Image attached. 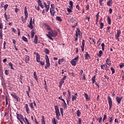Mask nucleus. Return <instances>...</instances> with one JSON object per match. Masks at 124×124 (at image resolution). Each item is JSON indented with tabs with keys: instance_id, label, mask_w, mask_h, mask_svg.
<instances>
[{
	"instance_id": "nucleus-1",
	"label": "nucleus",
	"mask_w": 124,
	"mask_h": 124,
	"mask_svg": "<svg viewBox=\"0 0 124 124\" xmlns=\"http://www.w3.org/2000/svg\"><path fill=\"white\" fill-rule=\"evenodd\" d=\"M54 109L55 110V114L56 115V118L57 120H60L61 112H60V109H59V107L58 106H55Z\"/></svg>"
},
{
	"instance_id": "nucleus-2",
	"label": "nucleus",
	"mask_w": 124,
	"mask_h": 124,
	"mask_svg": "<svg viewBox=\"0 0 124 124\" xmlns=\"http://www.w3.org/2000/svg\"><path fill=\"white\" fill-rule=\"evenodd\" d=\"M108 101L109 105V110L111 111V109H112V107L113 106V102L112 101V99L111 98V96L110 95H108L107 96Z\"/></svg>"
},
{
	"instance_id": "nucleus-3",
	"label": "nucleus",
	"mask_w": 124,
	"mask_h": 124,
	"mask_svg": "<svg viewBox=\"0 0 124 124\" xmlns=\"http://www.w3.org/2000/svg\"><path fill=\"white\" fill-rule=\"evenodd\" d=\"M46 64L45 66V69H47L48 67H50V60H49V57L48 55H46Z\"/></svg>"
},
{
	"instance_id": "nucleus-4",
	"label": "nucleus",
	"mask_w": 124,
	"mask_h": 124,
	"mask_svg": "<svg viewBox=\"0 0 124 124\" xmlns=\"http://www.w3.org/2000/svg\"><path fill=\"white\" fill-rule=\"evenodd\" d=\"M79 59V56H77L74 59L72 60L71 61V63L74 66H76V64H77V62H78V60Z\"/></svg>"
},
{
	"instance_id": "nucleus-5",
	"label": "nucleus",
	"mask_w": 124,
	"mask_h": 124,
	"mask_svg": "<svg viewBox=\"0 0 124 124\" xmlns=\"http://www.w3.org/2000/svg\"><path fill=\"white\" fill-rule=\"evenodd\" d=\"M16 118L18 121H23L24 123H26L25 119H24V116L21 114L16 113Z\"/></svg>"
},
{
	"instance_id": "nucleus-6",
	"label": "nucleus",
	"mask_w": 124,
	"mask_h": 124,
	"mask_svg": "<svg viewBox=\"0 0 124 124\" xmlns=\"http://www.w3.org/2000/svg\"><path fill=\"white\" fill-rule=\"evenodd\" d=\"M50 13L51 16H52L51 20L52 22H54V16H55V14H56L55 9H50Z\"/></svg>"
},
{
	"instance_id": "nucleus-7",
	"label": "nucleus",
	"mask_w": 124,
	"mask_h": 124,
	"mask_svg": "<svg viewBox=\"0 0 124 124\" xmlns=\"http://www.w3.org/2000/svg\"><path fill=\"white\" fill-rule=\"evenodd\" d=\"M24 14L25 16V21H27L29 17V13H28V8H27V7H25L24 8Z\"/></svg>"
},
{
	"instance_id": "nucleus-8",
	"label": "nucleus",
	"mask_w": 124,
	"mask_h": 124,
	"mask_svg": "<svg viewBox=\"0 0 124 124\" xmlns=\"http://www.w3.org/2000/svg\"><path fill=\"white\" fill-rule=\"evenodd\" d=\"M32 24H33L32 23V18L31 17L29 25H27V27H28L30 30H32V29H33V26L32 25Z\"/></svg>"
},
{
	"instance_id": "nucleus-9",
	"label": "nucleus",
	"mask_w": 124,
	"mask_h": 124,
	"mask_svg": "<svg viewBox=\"0 0 124 124\" xmlns=\"http://www.w3.org/2000/svg\"><path fill=\"white\" fill-rule=\"evenodd\" d=\"M11 95L12 96V97H13L14 98H15L17 102H19V101H20V98H19V97L17 96L16 93H12L11 94Z\"/></svg>"
},
{
	"instance_id": "nucleus-10",
	"label": "nucleus",
	"mask_w": 124,
	"mask_h": 124,
	"mask_svg": "<svg viewBox=\"0 0 124 124\" xmlns=\"http://www.w3.org/2000/svg\"><path fill=\"white\" fill-rule=\"evenodd\" d=\"M58 35V32L56 31L51 30V36L52 37H56Z\"/></svg>"
},
{
	"instance_id": "nucleus-11",
	"label": "nucleus",
	"mask_w": 124,
	"mask_h": 124,
	"mask_svg": "<svg viewBox=\"0 0 124 124\" xmlns=\"http://www.w3.org/2000/svg\"><path fill=\"white\" fill-rule=\"evenodd\" d=\"M37 2L38 5L40 6V7H41V8H42V9L44 8V6L43 5L42 1H41V0H37Z\"/></svg>"
},
{
	"instance_id": "nucleus-12",
	"label": "nucleus",
	"mask_w": 124,
	"mask_h": 124,
	"mask_svg": "<svg viewBox=\"0 0 124 124\" xmlns=\"http://www.w3.org/2000/svg\"><path fill=\"white\" fill-rule=\"evenodd\" d=\"M44 4L46 8V12H48V11H49V9H50V5H47V4L45 2H44Z\"/></svg>"
},
{
	"instance_id": "nucleus-13",
	"label": "nucleus",
	"mask_w": 124,
	"mask_h": 124,
	"mask_svg": "<svg viewBox=\"0 0 124 124\" xmlns=\"http://www.w3.org/2000/svg\"><path fill=\"white\" fill-rule=\"evenodd\" d=\"M116 101H117V102H118V104H120V103H121V102H122V99H123V97H119V96H116Z\"/></svg>"
},
{
	"instance_id": "nucleus-14",
	"label": "nucleus",
	"mask_w": 124,
	"mask_h": 124,
	"mask_svg": "<svg viewBox=\"0 0 124 124\" xmlns=\"http://www.w3.org/2000/svg\"><path fill=\"white\" fill-rule=\"evenodd\" d=\"M80 47L82 52H84L85 50V40H82V46Z\"/></svg>"
},
{
	"instance_id": "nucleus-15",
	"label": "nucleus",
	"mask_w": 124,
	"mask_h": 124,
	"mask_svg": "<svg viewBox=\"0 0 124 124\" xmlns=\"http://www.w3.org/2000/svg\"><path fill=\"white\" fill-rule=\"evenodd\" d=\"M111 58L109 57V58H108V59H107V60L106 61V62L107 63V64L108 65H109V66H110V65H111Z\"/></svg>"
},
{
	"instance_id": "nucleus-16",
	"label": "nucleus",
	"mask_w": 124,
	"mask_h": 124,
	"mask_svg": "<svg viewBox=\"0 0 124 124\" xmlns=\"http://www.w3.org/2000/svg\"><path fill=\"white\" fill-rule=\"evenodd\" d=\"M84 57L85 58V60H89V59H91V56L89 54L88 52H86V54L84 55Z\"/></svg>"
},
{
	"instance_id": "nucleus-17",
	"label": "nucleus",
	"mask_w": 124,
	"mask_h": 124,
	"mask_svg": "<svg viewBox=\"0 0 124 124\" xmlns=\"http://www.w3.org/2000/svg\"><path fill=\"white\" fill-rule=\"evenodd\" d=\"M25 109L27 114L30 113V108L29 107V105L28 104H25Z\"/></svg>"
},
{
	"instance_id": "nucleus-18",
	"label": "nucleus",
	"mask_w": 124,
	"mask_h": 124,
	"mask_svg": "<svg viewBox=\"0 0 124 124\" xmlns=\"http://www.w3.org/2000/svg\"><path fill=\"white\" fill-rule=\"evenodd\" d=\"M36 62H40V55L38 53H36Z\"/></svg>"
},
{
	"instance_id": "nucleus-19",
	"label": "nucleus",
	"mask_w": 124,
	"mask_h": 124,
	"mask_svg": "<svg viewBox=\"0 0 124 124\" xmlns=\"http://www.w3.org/2000/svg\"><path fill=\"white\" fill-rule=\"evenodd\" d=\"M76 33H77L80 36H82V32L80 31V29L79 28H77V31H76Z\"/></svg>"
},
{
	"instance_id": "nucleus-20",
	"label": "nucleus",
	"mask_w": 124,
	"mask_h": 124,
	"mask_svg": "<svg viewBox=\"0 0 124 124\" xmlns=\"http://www.w3.org/2000/svg\"><path fill=\"white\" fill-rule=\"evenodd\" d=\"M89 95H88V94L87 93H84V97L85 99H86L87 101H89L91 100V98L90 97L88 98Z\"/></svg>"
},
{
	"instance_id": "nucleus-21",
	"label": "nucleus",
	"mask_w": 124,
	"mask_h": 124,
	"mask_svg": "<svg viewBox=\"0 0 124 124\" xmlns=\"http://www.w3.org/2000/svg\"><path fill=\"white\" fill-rule=\"evenodd\" d=\"M34 43L35 44H37V43H38V37H37V35H35L34 37Z\"/></svg>"
},
{
	"instance_id": "nucleus-22",
	"label": "nucleus",
	"mask_w": 124,
	"mask_h": 124,
	"mask_svg": "<svg viewBox=\"0 0 124 124\" xmlns=\"http://www.w3.org/2000/svg\"><path fill=\"white\" fill-rule=\"evenodd\" d=\"M96 76L94 75L92 78V83L93 84H95L96 83V80H95Z\"/></svg>"
},
{
	"instance_id": "nucleus-23",
	"label": "nucleus",
	"mask_w": 124,
	"mask_h": 124,
	"mask_svg": "<svg viewBox=\"0 0 124 124\" xmlns=\"http://www.w3.org/2000/svg\"><path fill=\"white\" fill-rule=\"evenodd\" d=\"M112 4H113V0H109L107 2V5L112 6Z\"/></svg>"
},
{
	"instance_id": "nucleus-24",
	"label": "nucleus",
	"mask_w": 124,
	"mask_h": 124,
	"mask_svg": "<svg viewBox=\"0 0 124 124\" xmlns=\"http://www.w3.org/2000/svg\"><path fill=\"white\" fill-rule=\"evenodd\" d=\"M25 61L26 63H29V62H30V56H27L25 58Z\"/></svg>"
},
{
	"instance_id": "nucleus-25",
	"label": "nucleus",
	"mask_w": 124,
	"mask_h": 124,
	"mask_svg": "<svg viewBox=\"0 0 124 124\" xmlns=\"http://www.w3.org/2000/svg\"><path fill=\"white\" fill-rule=\"evenodd\" d=\"M33 76H34V78L36 80L37 82H38V78H37V75H36V72H34L33 73Z\"/></svg>"
},
{
	"instance_id": "nucleus-26",
	"label": "nucleus",
	"mask_w": 124,
	"mask_h": 124,
	"mask_svg": "<svg viewBox=\"0 0 124 124\" xmlns=\"http://www.w3.org/2000/svg\"><path fill=\"white\" fill-rule=\"evenodd\" d=\"M42 119L41 120L42 124H46V123H45V117L44 116V115H43L42 116Z\"/></svg>"
},
{
	"instance_id": "nucleus-27",
	"label": "nucleus",
	"mask_w": 124,
	"mask_h": 124,
	"mask_svg": "<svg viewBox=\"0 0 124 124\" xmlns=\"http://www.w3.org/2000/svg\"><path fill=\"white\" fill-rule=\"evenodd\" d=\"M107 22L108 24V25H111V18H110V16H107Z\"/></svg>"
},
{
	"instance_id": "nucleus-28",
	"label": "nucleus",
	"mask_w": 124,
	"mask_h": 124,
	"mask_svg": "<svg viewBox=\"0 0 124 124\" xmlns=\"http://www.w3.org/2000/svg\"><path fill=\"white\" fill-rule=\"evenodd\" d=\"M103 54V52L102 51V50H100L99 51V53H97V56H98V57L100 58L102 56Z\"/></svg>"
},
{
	"instance_id": "nucleus-29",
	"label": "nucleus",
	"mask_w": 124,
	"mask_h": 124,
	"mask_svg": "<svg viewBox=\"0 0 124 124\" xmlns=\"http://www.w3.org/2000/svg\"><path fill=\"white\" fill-rule=\"evenodd\" d=\"M34 34H35V31H34V30H32L31 31V38H33V37H34Z\"/></svg>"
},
{
	"instance_id": "nucleus-30",
	"label": "nucleus",
	"mask_w": 124,
	"mask_h": 124,
	"mask_svg": "<svg viewBox=\"0 0 124 124\" xmlns=\"http://www.w3.org/2000/svg\"><path fill=\"white\" fill-rule=\"evenodd\" d=\"M44 26H45V27H46V29L47 30V31H52L51 27H49V25H48L47 24L45 23L44 24Z\"/></svg>"
},
{
	"instance_id": "nucleus-31",
	"label": "nucleus",
	"mask_w": 124,
	"mask_h": 124,
	"mask_svg": "<svg viewBox=\"0 0 124 124\" xmlns=\"http://www.w3.org/2000/svg\"><path fill=\"white\" fill-rule=\"evenodd\" d=\"M4 16L5 17L6 21H8V20L9 19V16H8L6 14V13H5L4 14Z\"/></svg>"
},
{
	"instance_id": "nucleus-32",
	"label": "nucleus",
	"mask_w": 124,
	"mask_h": 124,
	"mask_svg": "<svg viewBox=\"0 0 124 124\" xmlns=\"http://www.w3.org/2000/svg\"><path fill=\"white\" fill-rule=\"evenodd\" d=\"M29 106L31 108V109H32L33 110H35L34 107H33V103H29Z\"/></svg>"
},
{
	"instance_id": "nucleus-33",
	"label": "nucleus",
	"mask_w": 124,
	"mask_h": 124,
	"mask_svg": "<svg viewBox=\"0 0 124 124\" xmlns=\"http://www.w3.org/2000/svg\"><path fill=\"white\" fill-rule=\"evenodd\" d=\"M64 83V80H63V79H61L60 83H59V87L61 88V87H62V84Z\"/></svg>"
},
{
	"instance_id": "nucleus-34",
	"label": "nucleus",
	"mask_w": 124,
	"mask_h": 124,
	"mask_svg": "<svg viewBox=\"0 0 124 124\" xmlns=\"http://www.w3.org/2000/svg\"><path fill=\"white\" fill-rule=\"evenodd\" d=\"M100 24V29L102 30V29H103V26H104V23L101 22V21H99Z\"/></svg>"
},
{
	"instance_id": "nucleus-35",
	"label": "nucleus",
	"mask_w": 124,
	"mask_h": 124,
	"mask_svg": "<svg viewBox=\"0 0 124 124\" xmlns=\"http://www.w3.org/2000/svg\"><path fill=\"white\" fill-rule=\"evenodd\" d=\"M56 19L57 20V21H58L59 22L62 21V18H61V17H60V16H57L56 17Z\"/></svg>"
},
{
	"instance_id": "nucleus-36",
	"label": "nucleus",
	"mask_w": 124,
	"mask_h": 124,
	"mask_svg": "<svg viewBox=\"0 0 124 124\" xmlns=\"http://www.w3.org/2000/svg\"><path fill=\"white\" fill-rule=\"evenodd\" d=\"M63 102L64 103V105H63L64 109H67V104L65 102V101L64 100V101H63Z\"/></svg>"
},
{
	"instance_id": "nucleus-37",
	"label": "nucleus",
	"mask_w": 124,
	"mask_h": 124,
	"mask_svg": "<svg viewBox=\"0 0 124 124\" xmlns=\"http://www.w3.org/2000/svg\"><path fill=\"white\" fill-rule=\"evenodd\" d=\"M103 66H104L105 67V68H108V66L107 65V64H104V65H101V69H104V68L103 67Z\"/></svg>"
},
{
	"instance_id": "nucleus-38",
	"label": "nucleus",
	"mask_w": 124,
	"mask_h": 124,
	"mask_svg": "<svg viewBox=\"0 0 124 124\" xmlns=\"http://www.w3.org/2000/svg\"><path fill=\"white\" fill-rule=\"evenodd\" d=\"M76 21V19H75L74 17H71L70 18V22L71 23H74Z\"/></svg>"
},
{
	"instance_id": "nucleus-39",
	"label": "nucleus",
	"mask_w": 124,
	"mask_h": 124,
	"mask_svg": "<svg viewBox=\"0 0 124 124\" xmlns=\"http://www.w3.org/2000/svg\"><path fill=\"white\" fill-rule=\"evenodd\" d=\"M60 112L62 117H63V108H60Z\"/></svg>"
},
{
	"instance_id": "nucleus-40",
	"label": "nucleus",
	"mask_w": 124,
	"mask_h": 124,
	"mask_svg": "<svg viewBox=\"0 0 124 124\" xmlns=\"http://www.w3.org/2000/svg\"><path fill=\"white\" fill-rule=\"evenodd\" d=\"M45 82V89L46 90L48 91V87H47V83H46V80H44Z\"/></svg>"
},
{
	"instance_id": "nucleus-41",
	"label": "nucleus",
	"mask_w": 124,
	"mask_h": 124,
	"mask_svg": "<svg viewBox=\"0 0 124 124\" xmlns=\"http://www.w3.org/2000/svg\"><path fill=\"white\" fill-rule=\"evenodd\" d=\"M77 114L78 117H80V116H81V111H80V110H78Z\"/></svg>"
},
{
	"instance_id": "nucleus-42",
	"label": "nucleus",
	"mask_w": 124,
	"mask_h": 124,
	"mask_svg": "<svg viewBox=\"0 0 124 124\" xmlns=\"http://www.w3.org/2000/svg\"><path fill=\"white\" fill-rule=\"evenodd\" d=\"M69 3L71 7L72 8H73V2L72 1V0H70Z\"/></svg>"
},
{
	"instance_id": "nucleus-43",
	"label": "nucleus",
	"mask_w": 124,
	"mask_h": 124,
	"mask_svg": "<svg viewBox=\"0 0 124 124\" xmlns=\"http://www.w3.org/2000/svg\"><path fill=\"white\" fill-rule=\"evenodd\" d=\"M19 81L21 83V84H23V76L20 75L19 78Z\"/></svg>"
},
{
	"instance_id": "nucleus-44",
	"label": "nucleus",
	"mask_w": 124,
	"mask_h": 124,
	"mask_svg": "<svg viewBox=\"0 0 124 124\" xmlns=\"http://www.w3.org/2000/svg\"><path fill=\"white\" fill-rule=\"evenodd\" d=\"M46 36L48 37V38H49V39H50L51 40H54V39H53V38H52V37L51 36V35L46 34Z\"/></svg>"
},
{
	"instance_id": "nucleus-45",
	"label": "nucleus",
	"mask_w": 124,
	"mask_h": 124,
	"mask_svg": "<svg viewBox=\"0 0 124 124\" xmlns=\"http://www.w3.org/2000/svg\"><path fill=\"white\" fill-rule=\"evenodd\" d=\"M9 65L11 67V69H14V68H13V64L11 63V62L9 63Z\"/></svg>"
},
{
	"instance_id": "nucleus-46",
	"label": "nucleus",
	"mask_w": 124,
	"mask_h": 124,
	"mask_svg": "<svg viewBox=\"0 0 124 124\" xmlns=\"http://www.w3.org/2000/svg\"><path fill=\"white\" fill-rule=\"evenodd\" d=\"M120 34H121V31L120 30H117V33L115 35L117 36H120Z\"/></svg>"
},
{
	"instance_id": "nucleus-47",
	"label": "nucleus",
	"mask_w": 124,
	"mask_h": 124,
	"mask_svg": "<svg viewBox=\"0 0 124 124\" xmlns=\"http://www.w3.org/2000/svg\"><path fill=\"white\" fill-rule=\"evenodd\" d=\"M52 123L53 124H57V122L56 121V118H53L52 120Z\"/></svg>"
},
{
	"instance_id": "nucleus-48",
	"label": "nucleus",
	"mask_w": 124,
	"mask_h": 124,
	"mask_svg": "<svg viewBox=\"0 0 124 124\" xmlns=\"http://www.w3.org/2000/svg\"><path fill=\"white\" fill-rule=\"evenodd\" d=\"M107 119V115H106V114H104V117L103 119V122H105V121H106Z\"/></svg>"
},
{
	"instance_id": "nucleus-49",
	"label": "nucleus",
	"mask_w": 124,
	"mask_h": 124,
	"mask_svg": "<svg viewBox=\"0 0 124 124\" xmlns=\"http://www.w3.org/2000/svg\"><path fill=\"white\" fill-rule=\"evenodd\" d=\"M44 52L46 53V54H48L49 53H50L49 49H48L47 48L45 49Z\"/></svg>"
},
{
	"instance_id": "nucleus-50",
	"label": "nucleus",
	"mask_w": 124,
	"mask_h": 124,
	"mask_svg": "<svg viewBox=\"0 0 124 124\" xmlns=\"http://www.w3.org/2000/svg\"><path fill=\"white\" fill-rule=\"evenodd\" d=\"M2 36L3 35H2V30L0 31V39H2Z\"/></svg>"
},
{
	"instance_id": "nucleus-51",
	"label": "nucleus",
	"mask_w": 124,
	"mask_h": 124,
	"mask_svg": "<svg viewBox=\"0 0 124 124\" xmlns=\"http://www.w3.org/2000/svg\"><path fill=\"white\" fill-rule=\"evenodd\" d=\"M22 40L24 41H25V42H28V39H27V38L25 36H22Z\"/></svg>"
},
{
	"instance_id": "nucleus-52",
	"label": "nucleus",
	"mask_w": 124,
	"mask_h": 124,
	"mask_svg": "<svg viewBox=\"0 0 124 124\" xmlns=\"http://www.w3.org/2000/svg\"><path fill=\"white\" fill-rule=\"evenodd\" d=\"M39 6H39V5L35 6V8L37 10V11H39V10H40V7Z\"/></svg>"
},
{
	"instance_id": "nucleus-53",
	"label": "nucleus",
	"mask_w": 124,
	"mask_h": 124,
	"mask_svg": "<svg viewBox=\"0 0 124 124\" xmlns=\"http://www.w3.org/2000/svg\"><path fill=\"white\" fill-rule=\"evenodd\" d=\"M110 70L112 71V74H114V73H115V69H114V67H111Z\"/></svg>"
},
{
	"instance_id": "nucleus-54",
	"label": "nucleus",
	"mask_w": 124,
	"mask_h": 124,
	"mask_svg": "<svg viewBox=\"0 0 124 124\" xmlns=\"http://www.w3.org/2000/svg\"><path fill=\"white\" fill-rule=\"evenodd\" d=\"M7 7H8V4H6L4 6V9L5 11H6V10L7 9Z\"/></svg>"
},
{
	"instance_id": "nucleus-55",
	"label": "nucleus",
	"mask_w": 124,
	"mask_h": 124,
	"mask_svg": "<svg viewBox=\"0 0 124 124\" xmlns=\"http://www.w3.org/2000/svg\"><path fill=\"white\" fill-rule=\"evenodd\" d=\"M77 97L75 95H72V101H74L76 100Z\"/></svg>"
},
{
	"instance_id": "nucleus-56",
	"label": "nucleus",
	"mask_w": 124,
	"mask_h": 124,
	"mask_svg": "<svg viewBox=\"0 0 124 124\" xmlns=\"http://www.w3.org/2000/svg\"><path fill=\"white\" fill-rule=\"evenodd\" d=\"M119 66L120 68H123V67H124V63H120L119 64Z\"/></svg>"
},
{
	"instance_id": "nucleus-57",
	"label": "nucleus",
	"mask_w": 124,
	"mask_h": 124,
	"mask_svg": "<svg viewBox=\"0 0 124 124\" xmlns=\"http://www.w3.org/2000/svg\"><path fill=\"white\" fill-rule=\"evenodd\" d=\"M85 8H86V10H89V9H90V5L89 4L86 5Z\"/></svg>"
},
{
	"instance_id": "nucleus-58",
	"label": "nucleus",
	"mask_w": 124,
	"mask_h": 124,
	"mask_svg": "<svg viewBox=\"0 0 124 124\" xmlns=\"http://www.w3.org/2000/svg\"><path fill=\"white\" fill-rule=\"evenodd\" d=\"M76 8L77 9H78V11H80V10H81L80 6H79V5H77L76 6Z\"/></svg>"
},
{
	"instance_id": "nucleus-59",
	"label": "nucleus",
	"mask_w": 124,
	"mask_h": 124,
	"mask_svg": "<svg viewBox=\"0 0 124 124\" xmlns=\"http://www.w3.org/2000/svg\"><path fill=\"white\" fill-rule=\"evenodd\" d=\"M63 62V59H59L58 60V63H59V64H61V62Z\"/></svg>"
},
{
	"instance_id": "nucleus-60",
	"label": "nucleus",
	"mask_w": 124,
	"mask_h": 124,
	"mask_svg": "<svg viewBox=\"0 0 124 124\" xmlns=\"http://www.w3.org/2000/svg\"><path fill=\"white\" fill-rule=\"evenodd\" d=\"M4 72L5 75H8V74H9V71H8V70H5Z\"/></svg>"
},
{
	"instance_id": "nucleus-61",
	"label": "nucleus",
	"mask_w": 124,
	"mask_h": 124,
	"mask_svg": "<svg viewBox=\"0 0 124 124\" xmlns=\"http://www.w3.org/2000/svg\"><path fill=\"white\" fill-rule=\"evenodd\" d=\"M67 11L69 13H71V12H72V10H71V9L69 8H67Z\"/></svg>"
},
{
	"instance_id": "nucleus-62",
	"label": "nucleus",
	"mask_w": 124,
	"mask_h": 124,
	"mask_svg": "<svg viewBox=\"0 0 124 124\" xmlns=\"http://www.w3.org/2000/svg\"><path fill=\"white\" fill-rule=\"evenodd\" d=\"M108 12H109V14H112V13L113 12V9H112L111 8H109V10H108Z\"/></svg>"
},
{
	"instance_id": "nucleus-63",
	"label": "nucleus",
	"mask_w": 124,
	"mask_h": 124,
	"mask_svg": "<svg viewBox=\"0 0 124 124\" xmlns=\"http://www.w3.org/2000/svg\"><path fill=\"white\" fill-rule=\"evenodd\" d=\"M98 120H99V124H101V123H102V117H101L99 119H98Z\"/></svg>"
},
{
	"instance_id": "nucleus-64",
	"label": "nucleus",
	"mask_w": 124,
	"mask_h": 124,
	"mask_svg": "<svg viewBox=\"0 0 124 124\" xmlns=\"http://www.w3.org/2000/svg\"><path fill=\"white\" fill-rule=\"evenodd\" d=\"M78 124H82V119L78 118Z\"/></svg>"
}]
</instances>
